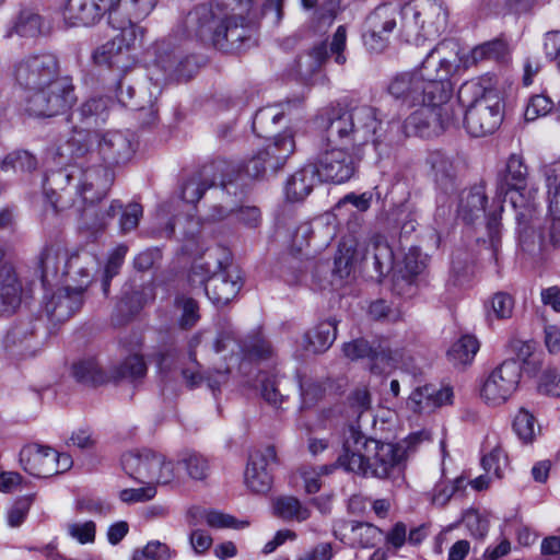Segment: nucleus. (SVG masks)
I'll return each instance as SVG.
<instances>
[{"label": "nucleus", "instance_id": "obj_1", "mask_svg": "<svg viewBox=\"0 0 560 560\" xmlns=\"http://www.w3.org/2000/svg\"><path fill=\"white\" fill-rule=\"evenodd\" d=\"M58 150L61 156L80 162L45 176L44 194L55 214L67 206L61 202V195L55 198L57 189H65L63 185L73 188L84 202L105 198L114 183L115 168L132 160L137 141L128 129L85 130L73 127L71 136Z\"/></svg>", "mask_w": 560, "mask_h": 560}, {"label": "nucleus", "instance_id": "obj_2", "mask_svg": "<svg viewBox=\"0 0 560 560\" xmlns=\"http://www.w3.org/2000/svg\"><path fill=\"white\" fill-rule=\"evenodd\" d=\"M323 117L329 140L357 144H366L371 141L378 158L383 159L406 137H429L453 126L457 113L450 100H428L415 106V110L404 124L392 119L384 126L378 119L377 109L370 105L334 108Z\"/></svg>", "mask_w": 560, "mask_h": 560}, {"label": "nucleus", "instance_id": "obj_3", "mask_svg": "<svg viewBox=\"0 0 560 560\" xmlns=\"http://www.w3.org/2000/svg\"><path fill=\"white\" fill-rule=\"evenodd\" d=\"M254 0H238V13L225 12L219 3L200 4L187 16V25L202 40H210L222 51H240L253 42Z\"/></svg>", "mask_w": 560, "mask_h": 560}, {"label": "nucleus", "instance_id": "obj_4", "mask_svg": "<svg viewBox=\"0 0 560 560\" xmlns=\"http://www.w3.org/2000/svg\"><path fill=\"white\" fill-rule=\"evenodd\" d=\"M440 47L430 49L419 68L397 72L388 80L385 91L400 107L412 109L428 100H451L454 91L452 75L456 71L454 63L442 58L435 73L429 72V60Z\"/></svg>", "mask_w": 560, "mask_h": 560}, {"label": "nucleus", "instance_id": "obj_5", "mask_svg": "<svg viewBox=\"0 0 560 560\" xmlns=\"http://www.w3.org/2000/svg\"><path fill=\"white\" fill-rule=\"evenodd\" d=\"M188 281L194 289L202 288L218 307L233 301L243 285L240 271L225 252L220 255L210 252L205 258L195 261Z\"/></svg>", "mask_w": 560, "mask_h": 560}, {"label": "nucleus", "instance_id": "obj_6", "mask_svg": "<svg viewBox=\"0 0 560 560\" xmlns=\"http://www.w3.org/2000/svg\"><path fill=\"white\" fill-rule=\"evenodd\" d=\"M96 266V258L91 253L80 249L69 254L59 245L45 247L38 260L44 288L65 283L86 291Z\"/></svg>", "mask_w": 560, "mask_h": 560}, {"label": "nucleus", "instance_id": "obj_7", "mask_svg": "<svg viewBox=\"0 0 560 560\" xmlns=\"http://www.w3.org/2000/svg\"><path fill=\"white\" fill-rule=\"evenodd\" d=\"M447 9L436 1L413 0L398 10V36L416 46L434 40L447 24Z\"/></svg>", "mask_w": 560, "mask_h": 560}, {"label": "nucleus", "instance_id": "obj_8", "mask_svg": "<svg viewBox=\"0 0 560 560\" xmlns=\"http://www.w3.org/2000/svg\"><path fill=\"white\" fill-rule=\"evenodd\" d=\"M424 438L423 432H416L398 444L384 443L374 439L364 440L363 450L368 456L370 477L392 479L395 482L402 481L407 453L413 451Z\"/></svg>", "mask_w": 560, "mask_h": 560}, {"label": "nucleus", "instance_id": "obj_9", "mask_svg": "<svg viewBox=\"0 0 560 560\" xmlns=\"http://www.w3.org/2000/svg\"><path fill=\"white\" fill-rule=\"evenodd\" d=\"M498 189L500 194H511L516 220L520 224H528L537 210V190L528 188V167L522 155L513 153L509 156L505 168L499 174Z\"/></svg>", "mask_w": 560, "mask_h": 560}, {"label": "nucleus", "instance_id": "obj_10", "mask_svg": "<svg viewBox=\"0 0 560 560\" xmlns=\"http://www.w3.org/2000/svg\"><path fill=\"white\" fill-rule=\"evenodd\" d=\"M334 108L343 107L340 105L326 107L317 117L318 126L325 133L326 149L318 154L316 163L312 165L316 167V174L320 180L342 184L353 177L358 167V161L354 155L349 152L348 145L354 149L363 144L328 139V131L323 121V116Z\"/></svg>", "mask_w": 560, "mask_h": 560}, {"label": "nucleus", "instance_id": "obj_11", "mask_svg": "<svg viewBox=\"0 0 560 560\" xmlns=\"http://www.w3.org/2000/svg\"><path fill=\"white\" fill-rule=\"evenodd\" d=\"M75 86L69 75H58L32 92L26 98V110L35 117H55L66 114L77 102Z\"/></svg>", "mask_w": 560, "mask_h": 560}, {"label": "nucleus", "instance_id": "obj_12", "mask_svg": "<svg viewBox=\"0 0 560 560\" xmlns=\"http://www.w3.org/2000/svg\"><path fill=\"white\" fill-rule=\"evenodd\" d=\"M12 73L21 88L34 92L60 74L59 59L49 51L30 54L13 63Z\"/></svg>", "mask_w": 560, "mask_h": 560}, {"label": "nucleus", "instance_id": "obj_13", "mask_svg": "<svg viewBox=\"0 0 560 560\" xmlns=\"http://www.w3.org/2000/svg\"><path fill=\"white\" fill-rule=\"evenodd\" d=\"M522 375L523 368L517 360L503 361L485 378L480 389L481 399L489 406L505 404L517 392Z\"/></svg>", "mask_w": 560, "mask_h": 560}, {"label": "nucleus", "instance_id": "obj_14", "mask_svg": "<svg viewBox=\"0 0 560 560\" xmlns=\"http://www.w3.org/2000/svg\"><path fill=\"white\" fill-rule=\"evenodd\" d=\"M294 148L292 133L284 131L245 161L243 171L252 178H265L268 174H275L284 165Z\"/></svg>", "mask_w": 560, "mask_h": 560}, {"label": "nucleus", "instance_id": "obj_15", "mask_svg": "<svg viewBox=\"0 0 560 560\" xmlns=\"http://www.w3.org/2000/svg\"><path fill=\"white\" fill-rule=\"evenodd\" d=\"M503 120V103L494 90H486L466 109L464 122L472 137H483L494 132Z\"/></svg>", "mask_w": 560, "mask_h": 560}, {"label": "nucleus", "instance_id": "obj_16", "mask_svg": "<svg viewBox=\"0 0 560 560\" xmlns=\"http://www.w3.org/2000/svg\"><path fill=\"white\" fill-rule=\"evenodd\" d=\"M343 353L350 360L368 358L373 374H382L398 368L405 355L404 349L393 348L387 341H381L373 347L362 338L345 343Z\"/></svg>", "mask_w": 560, "mask_h": 560}, {"label": "nucleus", "instance_id": "obj_17", "mask_svg": "<svg viewBox=\"0 0 560 560\" xmlns=\"http://www.w3.org/2000/svg\"><path fill=\"white\" fill-rule=\"evenodd\" d=\"M397 14V7L382 4L368 15L362 33V40L368 50L382 52L387 47L389 35L398 25Z\"/></svg>", "mask_w": 560, "mask_h": 560}, {"label": "nucleus", "instance_id": "obj_18", "mask_svg": "<svg viewBox=\"0 0 560 560\" xmlns=\"http://www.w3.org/2000/svg\"><path fill=\"white\" fill-rule=\"evenodd\" d=\"M148 54L155 57L154 65L170 79L188 80L198 69L196 57L183 56L170 39L158 42Z\"/></svg>", "mask_w": 560, "mask_h": 560}, {"label": "nucleus", "instance_id": "obj_19", "mask_svg": "<svg viewBox=\"0 0 560 560\" xmlns=\"http://www.w3.org/2000/svg\"><path fill=\"white\" fill-rule=\"evenodd\" d=\"M114 0H68L62 19L68 27H90L96 25L105 14L112 21Z\"/></svg>", "mask_w": 560, "mask_h": 560}, {"label": "nucleus", "instance_id": "obj_20", "mask_svg": "<svg viewBox=\"0 0 560 560\" xmlns=\"http://www.w3.org/2000/svg\"><path fill=\"white\" fill-rule=\"evenodd\" d=\"M37 320L28 318L14 323L5 332L2 347L12 358L23 359L35 355L40 349L37 338Z\"/></svg>", "mask_w": 560, "mask_h": 560}, {"label": "nucleus", "instance_id": "obj_21", "mask_svg": "<svg viewBox=\"0 0 560 560\" xmlns=\"http://www.w3.org/2000/svg\"><path fill=\"white\" fill-rule=\"evenodd\" d=\"M277 464L275 446L267 445L254 450L249 456L245 469V483L256 493L267 492L272 483L271 469Z\"/></svg>", "mask_w": 560, "mask_h": 560}, {"label": "nucleus", "instance_id": "obj_22", "mask_svg": "<svg viewBox=\"0 0 560 560\" xmlns=\"http://www.w3.org/2000/svg\"><path fill=\"white\" fill-rule=\"evenodd\" d=\"M368 440L358 427L349 424L345 431L342 443L343 453L338 456L336 465L363 477H370L368 456L363 450V442Z\"/></svg>", "mask_w": 560, "mask_h": 560}, {"label": "nucleus", "instance_id": "obj_23", "mask_svg": "<svg viewBox=\"0 0 560 560\" xmlns=\"http://www.w3.org/2000/svg\"><path fill=\"white\" fill-rule=\"evenodd\" d=\"M124 471L140 483H152L163 464V455L151 450L130 451L121 456Z\"/></svg>", "mask_w": 560, "mask_h": 560}, {"label": "nucleus", "instance_id": "obj_24", "mask_svg": "<svg viewBox=\"0 0 560 560\" xmlns=\"http://www.w3.org/2000/svg\"><path fill=\"white\" fill-rule=\"evenodd\" d=\"M429 176L436 188L448 195L458 186V165L455 159L440 150L431 151L425 158Z\"/></svg>", "mask_w": 560, "mask_h": 560}, {"label": "nucleus", "instance_id": "obj_25", "mask_svg": "<svg viewBox=\"0 0 560 560\" xmlns=\"http://www.w3.org/2000/svg\"><path fill=\"white\" fill-rule=\"evenodd\" d=\"M85 291L72 285L58 289L45 303V311L50 320L62 323L71 318L83 305Z\"/></svg>", "mask_w": 560, "mask_h": 560}, {"label": "nucleus", "instance_id": "obj_26", "mask_svg": "<svg viewBox=\"0 0 560 560\" xmlns=\"http://www.w3.org/2000/svg\"><path fill=\"white\" fill-rule=\"evenodd\" d=\"M558 171L555 167L547 172L549 211L552 220L548 228V238L545 233L539 236L542 252L549 250V248L556 249L560 246V178Z\"/></svg>", "mask_w": 560, "mask_h": 560}, {"label": "nucleus", "instance_id": "obj_27", "mask_svg": "<svg viewBox=\"0 0 560 560\" xmlns=\"http://www.w3.org/2000/svg\"><path fill=\"white\" fill-rule=\"evenodd\" d=\"M56 451L32 444L24 446L20 452V463L23 469L32 476L47 478L57 475V465L54 464Z\"/></svg>", "mask_w": 560, "mask_h": 560}, {"label": "nucleus", "instance_id": "obj_28", "mask_svg": "<svg viewBox=\"0 0 560 560\" xmlns=\"http://www.w3.org/2000/svg\"><path fill=\"white\" fill-rule=\"evenodd\" d=\"M23 287L15 268L0 267V315H12L21 305Z\"/></svg>", "mask_w": 560, "mask_h": 560}, {"label": "nucleus", "instance_id": "obj_29", "mask_svg": "<svg viewBox=\"0 0 560 560\" xmlns=\"http://www.w3.org/2000/svg\"><path fill=\"white\" fill-rule=\"evenodd\" d=\"M112 107V100L104 95H93L84 101L73 112L72 117L83 126L82 129L97 127L107 121ZM80 129L78 126H75Z\"/></svg>", "mask_w": 560, "mask_h": 560}, {"label": "nucleus", "instance_id": "obj_30", "mask_svg": "<svg viewBox=\"0 0 560 560\" xmlns=\"http://www.w3.org/2000/svg\"><path fill=\"white\" fill-rule=\"evenodd\" d=\"M488 196L482 183L474 185L459 194L457 215L470 224L486 215Z\"/></svg>", "mask_w": 560, "mask_h": 560}, {"label": "nucleus", "instance_id": "obj_31", "mask_svg": "<svg viewBox=\"0 0 560 560\" xmlns=\"http://www.w3.org/2000/svg\"><path fill=\"white\" fill-rule=\"evenodd\" d=\"M231 345L236 346L240 351L248 359L265 360L271 357L272 348L266 339L255 336L249 340L240 343L236 341L232 331H221L213 342L215 352H222L230 348Z\"/></svg>", "mask_w": 560, "mask_h": 560}, {"label": "nucleus", "instance_id": "obj_32", "mask_svg": "<svg viewBox=\"0 0 560 560\" xmlns=\"http://www.w3.org/2000/svg\"><path fill=\"white\" fill-rule=\"evenodd\" d=\"M93 60L97 66L121 72L130 69L135 62L132 55L115 38L96 48L93 52Z\"/></svg>", "mask_w": 560, "mask_h": 560}, {"label": "nucleus", "instance_id": "obj_33", "mask_svg": "<svg viewBox=\"0 0 560 560\" xmlns=\"http://www.w3.org/2000/svg\"><path fill=\"white\" fill-rule=\"evenodd\" d=\"M65 189H60L63 192H68L69 197H71L72 192L75 195V199H73L72 205L77 206L79 210L86 214V219H93V224L96 228L106 226L121 210V203L118 200H113L110 205L105 210L94 211V207L100 200L94 202L86 201L84 202L80 196L74 191L73 188H69L67 185H63ZM60 194L57 192L55 198H58ZM62 199L61 202H66L67 208L69 206L68 200H65V196L61 194Z\"/></svg>", "mask_w": 560, "mask_h": 560}, {"label": "nucleus", "instance_id": "obj_34", "mask_svg": "<svg viewBox=\"0 0 560 560\" xmlns=\"http://www.w3.org/2000/svg\"><path fill=\"white\" fill-rule=\"evenodd\" d=\"M71 372L77 382L89 386H100L110 381L109 373L98 358L91 354H85L73 362Z\"/></svg>", "mask_w": 560, "mask_h": 560}, {"label": "nucleus", "instance_id": "obj_35", "mask_svg": "<svg viewBox=\"0 0 560 560\" xmlns=\"http://www.w3.org/2000/svg\"><path fill=\"white\" fill-rule=\"evenodd\" d=\"M364 261L372 265L378 278L387 275L394 265V252L387 240L382 235H374L366 245Z\"/></svg>", "mask_w": 560, "mask_h": 560}, {"label": "nucleus", "instance_id": "obj_36", "mask_svg": "<svg viewBox=\"0 0 560 560\" xmlns=\"http://www.w3.org/2000/svg\"><path fill=\"white\" fill-rule=\"evenodd\" d=\"M318 182L320 179L316 174V167L312 164L304 165L287 180L284 187L287 199L292 202L302 201Z\"/></svg>", "mask_w": 560, "mask_h": 560}, {"label": "nucleus", "instance_id": "obj_37", "mask_svg": "<svg viewBox=\"0 0 560 560\" xmlns=\"http://www.w3.org/2000/svg\"><path fill=\"white\" fill-rule=\"evenodd\" d=\"M158 0H114L112 21L141 22L152 12Z\"/></svg>", "mask_w": 560, "mask_h": 560}, {"label": "nucleus", "instance_id": "obj_38", "mask_svg": "<svg viewBox=\"0 0 560 560\" xmlns=\"http://www.w3.org/2000/svg\"><path fill=\"white\" fill-rule=\"evenodd\" d=\"M337 336V323L328 319L319 323L305 334V348L313 353L328 350Z\"/></svg>", "mask_w": 560, "mask_h": 560}, {"label": "nucleus", "instance_id": "obj_39", "mask_svg": "<svg viewBox=\"0 0 560 560\" xmlns=\"http://www.w3.org/2000/svg\"><path fill=\"white\" fill-rule=\"evenodd\" d=\"M154 288L152 283L141 287L126 285L122 290V295L118 304V310L121 313L133 315L138 313L144 304L154 299Z\"/></svg>", "mask_w": 560, "mask_h": 560}, {"label": "nucleus", "instance_id": "obj_40", "mask_svg": "<svg viewBox=\"0 0 560 560\" xmlns=\"http://www.w3.org/2000/svg\"><path fill=\"white\" fill-rule=\"evenodd\" d=\"M148 372L147 363L141 354L125 358L112 372L110 381H127L132 384L141 382Z\"/></svg>", "mask_w": 560, "mask_h": 560}, {"label": "nucleus", "instance_id": "obj_41", "mask_svg": "<svg viewBox=\"0 0 560 560\" xmlns=\"http://www.w3.org/2000/svg\"><path fill=\"white\" fill-rule=\"evenodd\" d=\"M469 58L474 65L488 60L505 63L510 59V47L503 38H494L472 48Z\"/></svg>", "mask_w": 560, "mask_h": 560}, {"label": "nucleus", "instance_id": "obj_42", "mask_svg": "<svg viewBox=\"0 0 560 560\" xmlns=\"http://www.w3.org/2000/svg\"><path fill=\"white\" fill-rule=\"evenodd\" d=\"M328 58V48L326 42L314 46L307 54L302 55L296 60V72L299 77L308 82L313 75L320 69Z\"/></svg>", "mask_w": 560, "mask_h": 560}, {"label": "nucleus", "instance_id": "obj_43", "mask_svg": "<svg viewBox=\"0 0 560 560\" xmlns=\"http://www.w3.org/2000/svg\"><path fill=\"white\" fill-rule=\"evenodd\" d=\"M109 23L115 27L120 30V33L115 36V40H119V44L124 46L131 54L132 49L137 47H141L143 44V38L145 34V30L139 25L140 22H125L124 18H120V21H109Z\"/></svg>", "mask_w": 560, "mask_h": 560}, {"label": "nucleus", "instance_id": "obj_44", "mask_svg": "<svg viewBox=\"0 0 560 560\" xmlns=\"http://www.w3.org/2000/svg\"><path fill=\"white\" fill-rule=\"evenodd\" d=\"M371 410V395L366 387H358L348 396L346 416L353 424L360 429V420Z\"/></svg>", "mask_w": 560, "mask_h": 560}, {"label": "nucleus", "instance_id": "obj_45", "mask_svg": "<svg viewBox=\"0 0 560 560\" xmlns=\"http://www.w3.org/2000/svg\"><path fill=\"white\" fill-rule=\"evenodd\" d=\"M479 350L478 340L470 335L462 336L447 351L448 360L455 365H467Z\"/></svg>", "mask_w": 560, "mask_h": 560}, {"label": "nucleus", "instance_id": "obj_46", "mask_svg": "<svg viewBox=\"0 0 560 560\" xmlns=\"http://www.w3.org/2000/svg\"><path fill=\"white\" fill-rule=\"evenodd\" d=\"M203 332L195 334L188 342V359L189 363L182 368V376L189 388L199 386L203 381V375L200 371V364L196 360V348L201 343Z\"/></svg>", "mask_w": 560, "mask_h": 560}, {"label": "nucleus", "instance_id": "obj_47", "mask_svg": "<svg viewBox=\"0 0 560 560\" xmlns=\"http://www.w3.org/2000/svg\"><path fill=\"white\" fill-rule=\"evenodd\" d=\"M43 18L28 9L21 10L13 22L12 30L21 37H36L43 33Z\"/></svg>", "mask_w": 560, "mask_h": 560}, {"label": "nucleus", "instance_id": "obj_48", "mask_svg": "<svg viewBox=\"0 0 560 560\" xmlns=\"http://www.w3.org/2000/svg\"><path fill=\"white\" fill-rule=\"evenodd\" d=\"M273 509L276 515L285 521L295 520L298 522H303L311 515L310 510L303 506L294 497L278 498L273 503Z\"/></svg>", "mask_w": 560, "mask_h": 560}, {"label": "nucleus", "instance_id": "obj_49", "mask_svg": "<svg viewBox=\"0 0 560 560\" xmlns=\"http://www.w3.org/2000/svg\"><path fill=\"white\" fill-rule=\"evenodd\" d=\"M116 97L118 103L132 110H144L149 109L151 113L153 112V101L151 97L141 102L139 100H135V89L133 86L126 81L125 78L120 79L115 89Z\"/></svg>", "mask_w": 560, "mask_h": 560}, {"label": "nucleus", "instance_id": "obj_50", "mask_svg": "<svg viewBox=\"0 0 560 560\" xmlns=\"http://www.w3.org/2000/svg\"><path fill=\"white\" fill-rule=\"evenodd\" d=\"M298 384L302 400V408H308L316 404L325 393V386L319 380L311 376L298 375Z\"/></svg>", "mask_w": 560, "mask_h": 560}, {"label": "nucleus", "instance_id": "obj_51", "mask_svg": "<svg viewBox=\"0 0 560 560\" xmlns=\"http://www.w3.org/2000/svg\"><path fill=\"white\" fill-rule=\"evenodd\" d=\"M177 465L184 467L189 477L195 480L207 478L209 472L208 460L202 455L194 452L183 454Z\"/></svg>", "mask_w": 560, "mask_h": 560}, {"label": "nucleus", "instance_id": "obj_52", "mask_svg": "<svg viewBox=\"0 0 560 560\" xmlns=\"http://www.w3.org/2000/svg\"><path fill=\"white\" fill-rule=\"evenodd\" d=\"M202 518L209 527L215 529H241L249 525L247 521H238L233 515L220 512L218 510H205L202 512Z\"/></svg>", "mask_w": 560, "mask_h": 560}, {"label": "nucleus", "instance_id": "obj_53", "mask_svg": "<svg viewBox=\"0 0 560 560\" xmlns=\"http://www.w3.org/2000/svg\"><path fill=\"white\" fill-rule=\"evenodd\" d=\"M513 429L520 440L530 443L536 435V419L528 410L521 408L514 418Z\"/></svg>", "mask_w": 560, "mask_h": 560}, {"label": "nucleus", "instance_id": "obj_54", "mask_svg": "<svg viewBox=\"0 0 560 560\" xmlns=\"http://www.w3.org/2000/svg\"><path fill=\"white\" fill-rule=\"evenodd\" d=\"M283 378L270 376L261 381V396L271 406L279 408L288 397L282 393Z\"/></svg>", "mask_w": 560, "mask_h": 560}, {"label": "nucleus", "instance_id": "obj_55", "mask_svg": "<svg viewBox=\"0 0 560 560\" xmlns=\"http://www.w3.org/2000/svg\"><path fill=\"white\" fill-rule=\"evenodd\" d=\"M37 166L36 158L28 151H16L8 154L2 162V170L32 172Z\"/></svg>", "mask_w": 560, "mask_h": 560}, {"label": "nucleus", "instance_id": "obj_56", "mask_svg": "<svg viewBox=\"0 0 560 560\" xmlns=\"http://www.w3.org/2000/svg\"><path fill=\"white\" fill-rule=\"evenodd\" d=\"M435 393V386L425 385L415 389L408 399V407L413 412L430 411L434 408L433 395Z\"/></svg>", "mask_w": 560, "mask_h": 560}, {"label": "nucleus", "instance_id": "obj_57", "mask_svg": "<svg viewBox=\"0 0 560 560\" xmlns=\"http://www.w3.org/2000/svg\"><path fill=\"white\" fill-rule=\"evenodd\" d=\"M213 185V183L208 182L201 176H192L184 183L182 187V198L188 203H196Z\"/></svg>", "mask_w": 560, "mask_h": 560}, {"label": "nucleus", "instance_id": "obj_58", "mask_svg": "<svg viewBox=\"0 0 560 560\" xmlns=\"http://www.w3.org/2000/svg\"><path fill=\"white\" fill-rule=\"evenodd\" d=\"M175 306L182 310V316L179 318L182 328H190L199 320V306L194 299L186 295H177Z\"/></svg>", "mask_w": 560, "mask_h": 560}, {"label": "nucleus", "instance_id": "obj_59", "mask_svg": "<svg viewBox=\"0 0 560 560\" xmlns=\"http://www.w3.org/2000/svg\"><path fill=\"white\" fill-rule=\"evenodd\" d=\"M355 249L343 243L339 246L334 259V273L343 279L348 277L353 268Z\"/></svg>", "mask_w": 560, "mask_h": 560}, {"label": "nucleus", "instance_id": "obj_60", "mask_svg": "<svg viewBox=\"0 0 560 560\" xmlns=\"http://www.w3.org/2000/svg\"><path fill=\"white\" fill-rule=\"evenodd\" d=\"M538 392L547 396L560 397V366L548 368L541 373Z\"/></svg>", "mask_w": 560, "mask_h": 560}, {"label": "nucleus", "instance_id": "obj_61", "mask_svg": "<svg viewBox=\"0 0 560 560\" xmlns=\"http://www.w3.org/2000/svg\"><path fill=\"white\" fill-rule=\"evenodd\" d=\"M283 115L277 105L260 108L253 118V130L260 136V131H265L269 125L277 124Z\"/></svg>", "mask_w": 560, "mask_h": 560}, {"label": "nucleus", "instance_id": "obj_62", "mask_svg": "<svg viewBox=\"0 0 560 560\" xmlns=\"http://www.w3.org/2000/svg\"><path fill=\"white\" fill-rule=\"evenodd\" d=\"M491 308L490 317L497 319L510 318L514 308L513 298L505 292H498L492 296Z\"/></svg>", "mask_w": 560, "mask_h": 560}, {"label": "nucleus", "instance_id": "obj_63", "mask_svg": "<svg viewBox=\"0 0 560 560\" xmlns=\"http://www.w3.org/2000/svg\"><path fill=\"white\" fill-rule=\"evenodd\" d=\"M508 464V457L500 446L493 447L489 454L481 459V465L487 472H492L495 477H502V468Z\"/></svg>", "mask_w": 560, "mask_h": 560}, {"label": "nucleus", "instance_id": "obj_64", "mask_svg": "<svg viewBox=\"0 0 560 560\" xmlns=\"http://www.w3.org/2000/svg\"><path fill=\"white\" fill-rule=\"evenodd\" d=\"M143 209L142 206L133 202L127 205L125 208L121 207V210L118 214L119 218V228L122 233H128L135 230L138 226L139 220L142 217Z\"/></svg>", "mask_w": 560, "mask_h": 560}]
</instances>
